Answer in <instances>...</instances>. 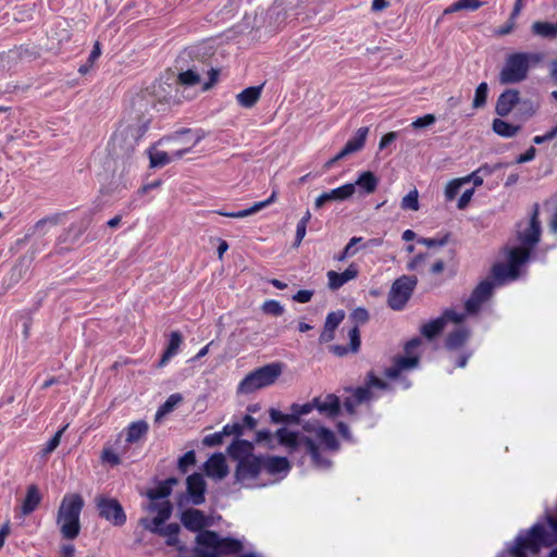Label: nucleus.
Here are the masks:
<instances>
[{
    "instance_id": "f257e3e1",
    "label": "nucleus",
    "mask_w": 557,
    "mask_h": 557,
    "mask_svg": "<svg viewBox=\"0 0 557 557\" xmlns=\"http://www.w3.org/2000/svg\"><path fill=\"white\" fill-rule=\"evenodd\" d=\"M146 510L149 512H156L157 515L153 518H140L138 521L139 525L152 534L164 537L168 546L172 547L174 545H178V534L181 532L180 524L173 522L164 525L172 516V503L170 500L149 503Z\"/></svg>"
},
{
    "instance_id": "f03ea898",
    "label": "nucleus",
    "mask_w": 557,
    "mask_h": 557,
    "mask_svg": "<svg viewBox=\"0 0 557 557\" xmlns=\"http://www.w3.org/2000/svg\"><path fill=\"white\" fill-rule=\"evenodd\" d=\"M541 522L534 523L530 529L521 530L513 543L507 548L509 557H529L537 555L542 547H549L557 541Z\"/></svg>"
},
{
    "instance_id": "7ed1b4c3",
    "label": "nucleus",
    "mask_w": 557,
    "mask_h": 557,
    "mask_svg": "<svg viewBox=\"0 0 557 557\" xmlns=\"http://www.w3.org/2000/svg\"><path fill=\"white\" fill-rule=\"evenodd\" d=\"M84 508V499L81 494H66L61 500L57 512L55 522L64 540L73 541L81 533V513Z\"/></svg>"
},
{
    "instance_id": "20e7f679",
    "label": "nucleus",
    "mask_w": 557,
    "mask_h": 557,
    "mask_svg": "<svg viewBox=\"0 0 557 557\" xmlns=\"http://www.w3.org/2000/svg\"><path fill=\"white\" fill-rule=\"evenodd\" d=\"M543 60L539 52H513L506 57L499 71L498 81L502 85L519 84L528 78L531 67Z\"/></svg>"
},
{
    "instance_id": "39448f33",
    "label": "nucleus",
    "mask_w": 557,
    "mask_h": 557,
    "mask_svg": "<svg viewBox=\"0 0 557 557\" xmlns=\"http://www.w3.org/2000/svg\"><path fill=\"white\" fill-rule=\"evenodd\" d=\"M276 437L281 445L288 448L289 453L297 449L304 450L310 456L315 468H330L331 461L321 455L319 445L312 438L304 435L300 436L297 432H293L286 428L278 429L276 431Z\"/></svg>"
},
{
    "instance_id": "423d86ee",
    "label": "nucleus",
    "mask_w": 557,
    "mask_h": 557,
    "mask_svg": "<svg viewBox=\"0 0 557 557\" xmlns=\"http://www.w3.org/2000/svg\"><path fill=\"white\" fill-rule=\"evenodd\" d=\"M148 124L149 122H146L138 127L126 125L116 129L108 143L109 153L114 158L129 157L139 138L147 132Z\"/></svg>"
},
{
    "instance_id": "0eeeda50",
    "label": "nucleus",
    "mask_w": 557,
    "mask_h": 557,
    "mask_svg": "<svg viewBox=\"0 0 557 557\" xmlns=\"http://www.w3.org/2000/svg\"><path fill=\"white\" fill-rule=\"evenodd\" d=\"M283 371L281 362H272L259 367L249 372L238 384L237 392L242 394H251L258 389L273 385Z\"/></svg>"
},
{
    "instance_id": "6e6552de",
    "label": "nucleus",
    "mask_w": 557,
    "mask_h": 557,
    "mask_svg": "<svg viewBox=\"0 0 557 557\" xmlns=\"http://www.w3.org/2000/svg\"><path fill=\"white\" fill-rule=\"evenodd\" d=\"M95 505L98 516L113 527L120 528L126 523L127 517L125 510L116 498L98 495L95 498Z\"/></svg>"
},
{
    "instance_id": "1a4fd4ad",
    "label": "nucleus",
    "mask_w": 557,
    "mask_h": 557,
    "mask_svg": "<svg viewBox=\"0 0 557 557\" xmlns=\"http://www.w3.org/2000/svg\"><path fill=\"white\" fill-rule=\"evenodd\" d=\"M417 283L418 278L416 276L403 275L398 277L388 293V307L397 311L403 310L409 301Z\"/></svg>"
},
{
    "instance_id": "9d476101",
    "label": "nucleus",
    "mask_w": 557,
    "mask_h": 557,
    "mask_svg": "<svg viewBox=\"0 0 557 557\" xmlns=\"http://www.w3.org/2000/svg\"><path fill=\"white\" fill-rule=\"evenodd\" d=\"M496 283L491 280H483L471 292L469 298L465 301L467 314H478L482 306L487 302L493 294Z\"/></svg>"
},
{
    "instance_id": "9b49d317",
    "label": "nucleus",
    "mask_w": 557,
    "mask_h": 557,
    "mask_svg": "<svg viewBox=\"0 0 557 557\" xmlns=\"http://www.w3.org/2000/svg\"><path fill=\"white\" fill-rule=\"evenodd\" d=\"M539 216L540 207L537 203H535L532 209L528 227L518 232L517 234V238L521 244L520 246L528 247L529 249L533 250L540 243L542 228Z\"/></svg>"
},
{
    "instance_id": "f8f14e48",
    "label": "nucleus",
    "mask_w": 557,
    "mask_h": 557,
    "mask_svg": "<svg viewBox=\"0 0 557 557\" xmlns=\"http://www.w3.org/2000/svg\"><path fill=\"white\" fill-rule=\"evenodd\" d=\"M262 471V456L248 455L237 462L235 479L237 482L255 480Z\"/></svg>"
},
{
    "instance_id": "ddd939ff",
    "label": "nucleus",
    "mask_w": 557,
    "mask_h": 557,
    "mask_svg": "<svg viewBox=\"0 0 557 557\" xmlns=\"http://www.w3.org/2000/svg\"><path fill=\"white\" fill-rule=\"evenodd\" d=\"M181 522L188 531L199 533L206 531L205 528L211 524L210 518L196 508L185 509L181 513Z\"/></svg>"
},
{
    "instance_id": "4468645a",
    "label": "nucleus",
    "mask_w": 557,
    "mask_h": 557,
    "mask_svg": "<svg viewBox=\"0 0 557 557\" xmlns=\"http://www.w3.org/2000/svg\"><path fill=\"white\" fill-rule=\"evenodd\" d=\"M187 494L190 502L196 505H202L206 500L207 483L200 473H193L186 479Z\"/></svg>"
},
{
    "instance_id": "2eb2a0df",
    "label": "nucleus",
    "mask_w": 557,
    "mask_h": 557,
    "mask_svg": "<svg viewBox=\"0 0 557 557\" xmlns=\"http://www.w3.org/2000/svg\"><path fill=\"white\" fill-rule=\"evenodd\" d=\"M520 100V92L517 89H506L503 91L495 104V112L498 116L505 117L510 114Z\"/></svg>"
},
{
    "instance_id": "dca6fc26",
    "label": "nucleus",
    "mask_w": 557,
    "mask_h": 557,
    "mask_svg": "<svg viewBox=\"0 0 557 557\" xmlns=\"http://www.w3.org/2000/svg\"><path fill=\"white\" fill-rule=\"evenodd\" d=\"M358 275L359 267L355 262L350 263L348 268L342 273L331 270L326 273L329 287L332 290H337L347 282L355 280Z\"/></svg>"
},
{
    "instance_id": "f3484780",
    "label": "nucleus",
    "mask_w": 557,
    "mask_h": 557,
    "mask_svg": "<svg viewBox=\"0 0 557 557\" xmlns=\"http://www.w3.org/2000/svg\"><path fill=\"white\" fill-rule=\"evenodd\" d=\"M355 193V184L347 183L337 188H334L330 191L322 193L319 197H317L314 206L315 208H321L325 202L333 200H345L351 197Z\"/></svg>"
},
{
    "instance_id": "a211bd4d",
    "label": "nucleus",
    "mask_w": 557,
    "mask_h": 557,
    "mask_svg": "<svg viewBox=\"0 0 557 557\" xmlns=\"http://www.w3.org/2000/svg\"><path fill=\"white\" fill-rule=\"evenodd\" d=\"M315 409L327 418H335L341 412V400L335 394L314 397Z\"/></svg>"
},
{
    "instance_id": "6ab92c4d",
    "label": "nucleus",
    "mask_w": 557,
    "mask_h": 557,
    "mask_svg": "<svg viewBox=\"0 0 557 557\" xmlns=\"http://www.w3.org/2000/svg\"><path fill=\"white\" fill-rule=\"evenodd\" d=\"M345 318L343 310L332 311L326 315L323 330L320 334L319 342L321 344L329 343L334 339L335 331Z\"/></svg>"
},
{
    "instance_id": "aec40b11",
    "label": "nucleus",
    "mask_w": 557,
    "mask_h": 557,
    "mask_svg": "<svg viewBox=\"0 0 557 557\" xmlns=\"http://www.w3.org/2000/svg\"><path fill=\"white\" fill-rule=\"evenodd\" d=\"M419 356H398L394 359L393 366L385 370L388 379H397L401 371L416 368L419 363Z\"/></svg>"
},
{
    "instance_id": "412c9836",
    "label": "nucleus",
    "mask_w": 557,
    "mask_h": 557,
    "mask_svg": "<svg viewBox=\"0 0 557 557\" xmlns=\"http://www.w3.org/2000/svg\"><path fill=\"white\" fill-rule=\"evenodd\" d=\"M349 345H332L330 346V351L337 357H344L349 352L356 354L360 349L361 339H360V330L358 326H354L348 332Z\"/></svg>"
},
{
    "instance_id": "4be33fe9",
    "label": "nucleus",
    "mask_w": 557,
    "mask_h": 557,
    "mask_svg": "<svg viewBox=\"0 0 557 557\" xmlns=\"http://www.w3.org/2000/svg\"><path fill=\"white\" fill-rule=\"evenodd\" d=\"M205 470L208 476L224 479L228 473V467L222 454L212 455L205 463Z\"/></svg>"
},
{
    "instance_id": "5701e85b",
    "label": "nucleus",
    "mask_w": 557,
    "mask_h": 557,
    "mask_svg": "<svg viewBox=\"0 0 557 557\" xmlns=\"http://www.w3.org/2000/svg\"><path fill=\"white\" fill-rule=\"evenodd\" d=\"M149 432V424L145 420H137L131 422L125 429V442L128 445L138 443L144 440Z\"/></svg>"
},
{
    "instance_id": "b1692460",
    "label": "nucleus",
    "mask_w": 557,
    "mask_h": 557,
    "mask_svg": "<svg viewBox=\"0 0 557 557\" xmlns=\"http://www.w3.org/2000/svg\"><path fill=\"white\" fill-rule=\"evenodd\" d=\"M289 469L290 463L286 457L262 456V470L267 471L269 474L287 473Z\"/></svg>"
},
{
    "instance_id": "393cba45",
    "label": "nucleus",
    "mask_w": 557,
    "mask_h": 557,
    "mask_svg": "<svg viewBox=\"0 0 557 557\" xmlns=\"http://www.w3.org/2000/svg\"><path fill=\"white\" fill-rule=\"evenodd\" d=\"M275 198H276V191H272L271 196L268 199H265L263 201L256 202L253 206H251L247 209L239 210V211H232V212L219 210V211H216V213L222 216L243 219V218L249 216L251 214H255L258 211L268 207L269 205L273 203L275 201Z\"/></svg>"
},
{
    "instance_id": "a878e982",
    "label": "nucleus",
    "mask_w": 557,
    "mask_h": 557,
    "mask_svg": "<svg viewBox=\"0 0 557 557\" xmlns=\"http://www.w3.org/2000/svg\"><path fill=\"white\" fill-rule=\"evenodd\" d=\"M183 344V335L180 331H173L169 335L168 345L159 360V367H164L168 362L178 354Z\"/></svg>"
},
{
    "instance_id": "bb28decb",
    "label": "nucleus",
    "mask_w": 557,
    "mask_h": 557,
    "mask_svg": "<svg viewBox=\"0 0 557 557\" xmlns=\"http://www.w3.org/2000/svg\"><path fill=\"white\" fill-rule=\"evenodd\" d=\"M531 252V249L523 246H517L509 249L508 264L518 276L521 265H523L530 259Z\"/></svg>"
},
{
    "instance_id": "cd10ccee",
    "label": "nucleus",
    "mask_w": 557,
    "mask_h": 557,
    "mask_svg": "<svg viewBox=\"0 0 557 557\" xmlns=\"http://www.w3.org/2000/svg\"><path fill=\"white\" fill-rule=\"evenodd\" d=\"M177 484V479L169 478L160 482L156 487L148 490L147 496L150 503H161L171 495L173 485Z\"/></svg>"
},
{
    "instance_id": "c85d7f7f",
    "label": "nucleus",
    "mask_w": 557,
    "mask_h": 557,
    "mask_svg": "<svg viewBox=\"0 0 557 557\" xmlns=\"http://www.w3.org/2000/svg\"><path fill=\"white\" fill-rule=\"evenodd\" d=\"M471 332L468 327L461 326L450 332L445 339V347L448 350H457L465 346L470 338Z\"/></svg>"
},
{
    "instance_id": "c756f323",
    "label": "nucleus",
    "mask_w": 557,
    "mask_h": 557,
    "mask_svg": "<svg viewBox=\"0 0 557 557\" xmlns=\"http://www.w3.org/2000/svg\"><path fill=\"white\" fill-rule=\"evenodd\" d=\"M41 502V495L39 488L35 484H30L27 487L26 496L23 500L21 510L24 516H28L34 512Z\"/></svg>"
},
{
    "instance_id": "7c9ffc66",
    "label": "nucleus",
    "mask_w": 557,
    "mask_h": 557,
    "mask_svg": "<svg viewBox=\"0 0 557 557\" xmlns=\"http://www.w3.org/2000/svg\"><path fill=\"white\" fill-rule=\"evenodd\" d=\"M263 85L245 88L236 96L237 103L243 108L253 107L260 99Z\"/></svg>"
},
{
    "instance_id": "2f4dec72",
    "label": "nucleus",
    "mask_w": 557,
    "mask_h": 557,
    "mask_svg": "<svg viewBox=\"0 0 557 557\" xmlns=\"http://www.w3.org/2000/svg\"><path fill=\"white\" fill-rule=\"evenodd\" d=\"M368 134V127L364 126L358 128L354 137H351L343 147L344 153H347L349 156L360 151L364 147Z\"/></svg>"
},
{
    "instance_id": "473e14b6",
    "label": "nucleus",
    "mask_w": 557,
    "mask_h": 557,
    "mask_svg": "<svg viewBox=\"0 0 557 557\" xmlns=\"http://www.w3.org/2000/svg\"><path fill=\"white\" fill-rule=\"evenodd\" d=\"M491 275L493 280L498 284H504L507 280H516L518 275L509 267L508 263L498 262L495 263L491 269Z\"/></svg>"
},
{
    "instance_id": "72a5a7b5",
    "label": "nucleus",
    "mask_w": 557,
    "mask_h": 557,
    "mask_svg": "<svg viewBox=\"0 0 557 557\" xmlns=\"http://www.w3.org/2000/svg\"><path fill=\"white\" fill-rule=\"evenodd\" d=\"M492 129L503 138H512L521 129V126L508 123L503 119H494L492 122Z\"/></svg>"
},
{
    "instance_id": "f704fd0d",
    "label": "nucleus",
    "mask_w": 557,
    "mask_h": 557,
    "mask_svg": "<svg viewBox=\"0 0 557 557\" xmlns=\"http://www.w3.org/2000/svg\"><path fill=\"white\" fill-rule=\"evenodd\" d=\"M532 33L545 39L557 38V23L536 21L531 26Z\"/></svg>"
},
{
    "instance_id": "c9c22d12",
    "label": "nucleus",
    "mask_w": 557,
    "mask_h": 557,
    "mask_svg": "<svg viewBox=\"0 0 557 557\" xmlns=\"http://www.w3.org/2000/svg\"><path fill=\"white\" fill-rule=\"evenodd\" d=\"M252 444L246 440H236L228 447V454L233 459L240 460L248 455H252Z\"/></svg>"
},
{
    "instance_id": "e433bc0d",
    "label": "nucleus",
    "mask_w": 557,
    "mask_h": 557,
    "mask_svg": "<svg viewBox=\"0 0 557 557\" xmlns=\"http://www.w3.org/2000/svg\"><path fill=\"white\" fill-rule=\"evenodd\" d=\"M356 185L363 189L367 194H372L375 191L379 185V180L371 171H364L358 176L355 183V186Z\"/></svg>"
},
{
    "instance_id": "4c0bfd02",
    "label": "nucleus",
    "mask_w": 557,
    "mask_h": 557,
    "mask_svg": "<svg viewBox=\"0 0 557 557\" xmlns=\"http://www.w3.org/2000/svg\"><path fill=\"white\" fill-rule=\"evenodd\" d=\"M444 327V321L443 319H441V317H438L422 324L420 332L425 338L433 339L434 337L442 333Z\"/></svg>"
},
{
    "instance_id": "58836bf2",
    "label": "nucleus",
    "mask_w": 557,
    "mask_h": 557,
    "mask_svg": "<svg viewBox=\"0 0 557 557\" xmlns=\"http://www.w3.org/2000/svg\"><path fill=\"white\" fill-rule=\"evenodd\" d=\"M182 401L183 397L180 393L170 395L168 399L158 408L156 412V421L172 412L175 409V407Z\"/></svg>"
},
{
    "instance_id": "ea45409f",
    "label": "nucleus",
    "mask_w": 557,
    "mask_h": 557,
    "mask_svg": "<svg viewBox=\"0 0 557 557\" xmlns=\"http://www.w3.org/2000/svg\"><path fill=\"white\" fill-rule=\"evenodd\" d=\"M483 5L480 0H458L444 10V14L455 13L461 10L475 11Z\"/></svg>"
},
{
    "instance_id": "a19ab883",
    "label": "nucleus",
    "mask_w": 557,
    "mask_h": 557,
    "mask_svg": "<svg viewBox=\"0 0 557 557\" xmlns=\"http://www.w3.org/2000/svg\"><path fill=\"white\" fill-rule=\"evenodd\" d=\"M317 437L322 444H324V446L327 449L333 450V451L338 450L339 443H338L334 432L331 431L330 429L324 428V426L320 428L319 432L317 433Z\"/></svg>"
},
{
    "instance_id": "79ce46f5",
    "label": "nucleus",
    "mask_w": 557,
    "mask_h": 557,
    "mask_svg": "<svg viewBox=\"0 0 557 557\" xmlns=\"http://www.w3.org/2000/svg\"><path fill=\"white\" fill-rule=\"evenodd\" d=\"M176 135L182 136V137L188 136L186 143H190L189 148H187L183 151H180L177 153L180 157L183 156L185 152L189 151L193 147H195L205 137L203 131H201V129L193 131L189 128H183L181 131H177Z\"/></svg>"
},
{
    "instance_id": "37998d69",
    "label": "nucleus",
    "mask_w": 557,
    "mask_h": 557,
    "mask_svg": "<svg viewBox=\"0 0 557 557\" xmlns=\"http://www.w3.org/2000/svg\"><path fill=\"white\" fill-rule=\"evenodd\" d=\"M363 240L362 237H351L348 242V244L345 246V248L343 249L342 252H339L338 255H336L334 257V259L336 261H345L347 258L349 257H352L357 253L358 251V248H356L355 246L359 243H361Z\"/></svg>"
},
{
    "instance_id": "c03bdc74",
    "label": "nucleus",
    "mask_w": 557,
    "mask_h": 557,
    "mask_svg": "<svg viewBox=\"0 0 557 557\" xmlns=\"http://www.w3.org/2000/svg\"><path fill=\"white\" fill-rule=\"evenodd\" d=\"M487 95H488L487 83L482 82L481 84L478 85V87L475 89L472 107L474 109L484 107L487 101Z\"/></svg>"
},
{
    "instance_id": "a18cd8bd",
    "label": "nucleus",
    "mask_w": 557,
    "mask_h": 557,
    "mask_svg": "<svg viewBox=\"0 0 557 557\" xmlns=\"http://www.w3.org/2000/svg\"><path fill=\"white\" fill-rule=\"evenodd\" d=\"M400 207L403 210H411V211H418L420 208L419 205V194L416 188L410 190L403 199Z\"/></svg>"
},
{
    "instance_id": "49530a36",
    "label": "nucleus",
    "mask_w": 557,
    "mask_h": 557,
    "mask_svg": "<svg viewBox=\"0 0 557 557\" xmlns=\"http://www.w3.org/2000/svg\"><path fill=\"white\" fill-rule=\"evenodd\" d=\"M313 409H315V401L314 398L310 403H306L302 405L299 404H293L290 407V411L293 416H296V423H300V417L310 413Z\"/></svg>"
},
{
    "instance_id": "de8ad7c7",
    "label": "nucleus",
    "mask_w": 557,
    "mask_h": 557,
    "mask_svg": "<svg viewBox=\"0 0 557 557\" xmlns=\"http://www.w3.org/2000/svg\"><path fill=\"white\" fill-rule=\"evenodd\" d=\"M69 424H65L62 426L57 433L46 443L45 447L42 448L44 455H49L52 451L57 449V447L60 445L61 437L64 433V431L67 429Z\"/></svg>"
},
{
    "instance_id": "09e8293b",
    "label": "nucleus",
    "mask_w": 557,
    "mask_h": 557,
    "mask_svg": "<svg viewBox=\"0 0 557 557\" xmlns=\"http://www.w3.org/2000/svg\"><path fill=\"white\" fill-rule=\"evenodd\" d=\"M270 418L271 421L274 423H288V424H295L296 423V416H293V413H283L277 409H270Z\"/></svg>"
},
{
    "instance_id": "8fccbe9b",
    "label": "nucleus",
    "mask_w": 557,
    "mask_h": 557,
    "mask_svg": "<svg viewBox=\"0 0 557 557\" xmlns=\"http://www.w3.org/2000/svg\"><path fill=\"white\" fill-rule=\"evenodd\" d=\"M466 314H467V312L460 313V312H457L455 309L448 308L442 312L441 319H443L445 326H446L447 322H453V323L459 324L465 321Z\"/></svg>"
},
{
    "instance_id": "3c124183",
    "label": "nucleus",
    "mask_w": 557,
    "mask_h": 557,
    "mask_svg": "<svg viewBox=\"0 0 557 557\" xmlns=\"http://www.w3.org/2000/svg\"><path fill=\"white\" fill-rule=\"evenodd\" d=\"M311 219L309 211L299 220L296 227L295 246H299L306 235L307 224Z\"/></svg>"
},
{
    "instance_id": "603ef678",
    "label": "nucleus",
    "mask_w": 557,
    "mask_h": 557,
    "mask_svg": "<svg viewBox=\"0 0 557 557\" xmlns=\"http://www.w3.org/2000/svg\"><path fill=\"white\" fill-rule=\"evenodd\" d=\"M177 81L181 85L194 86L200 82V76L193 70H187L178 74Z\"/></svg>"
},
{
    "instance_id": "864d4df0",
    "label": "nucleus",
    "mask_w": 557,
    "mask_h": 557,
    "mask_svg": "<svg viewBox=\"0 0 557 557\" xmlns=\"http://www.w3.org/2000/svg\"><path fill=\"white\" fill-rule=\"evenodd\" d=\"M347 391L351 392V395L360 404L368 403L373 397L372 391H369V388L366 387L364 385L363 386H358L356 388H348Z\"/></svg>"
},
{
    "instance_id": "5fc2aeb1",
    "label": "nucleus",
    "mask_w": 557,
    "mask_h": 557,
    "mask_svg": "<svg viewBox=\"0 0 557 557\" xmlns=\"http://www.w3.org/2000/svg\"><path fill=\"white\" fill-rule=\"evenodd\" d=\"M262 310L267 314H271L274 317L282 315L284 312L283 306L274 299H270L263 302Z\"/></svg>"
},
{
    "instance_id": "6e6d98bb",
    "label": "nucleus",
    "mask_w": 557,
    "mask_h": 557,
    "mask_svg": "<svg viewBox=\"0 0 557 557\" xmlns=\"http://www.w3.org/2000/svg\"><path fill=\"white\" fill-rule=\"evenodd\" d=\"M196 463V454L194 450H189L185 453L182 457L178 459V470L182 473H186L188 471V468L190 466H194Z\"/></svg>"
},
{
    "instance_id": "4d7b16f0",
    "label": "nucleus",
    "mask_w": 557,
    "mask_h": 557,
    "mask_svg": "<svg viewBox=\"0 0 557 557\" xmlns=\"http://www.w3.org/2000/svg\"><path fill=\"white\" fill-rule=\"evenodd\" d=\"M364 386L371 391V388L386 389L387 383L375 375L373 371H370L367 374V379L364 382Z\"/></svg>"
},
{
    "instance_id": "13d9d810",
    "label": "nucleus",
    "mask_w": 557,
    "mask_h": 557,
    "mask_svg": "<svg viewBox=\"0 0 557 557\" xmlns=\"http://www.w3.org/2000/svg\"><path fill=\"white\" fill-rule=\"evenodd\" d=\"M100 459L103 463H108L112 467L119 466L121 463L120 456L112 448L109 447L102 449Z\"/></svg>"
},
{
    "instance_id": "bf43d9fd",
    "label": "nucleus",
    "mask_w": 557,
    "mask_h": 557,
    "mask_svg": "<svg viewBox=\"0 0 557 557\" xmlns=\"http://www.w3.org/2000/svg\"><path fill=\"white\" fill-rule=\"evenodd\" d=\"M462 185L461 180H451L445 187V198L447 201H451L458 195L460 187Z\"/></svg>"
},
{
    "instance_id": "052dcab7",
    "label": "nucleus",
    "mask_w": 557,
    "mask_h": 557,
    "mask_svg": "<svg viewBox=\"0 0 557 557\" xmlns=\"http://www.w3.org/2000/svg\"><path fill=\"white\" fill-rule=\"evenodd\" d=\"M170 162V157L164 151H157L150 154V165L152 168L164 166Z\"/></svg>"
},
{
    "instance_id": "680f3d73",
    "label": "nucleus",
    "mask_w": 557,
    "mask_h": 557,
    "mask_svg": "<svg viewBox=\"0 0 557 557\" xmlns=\"http://www.w3.org/2000/svg\"><path fill=\"white\" fill-rule=\"evenodd\" d=\"M350 318L355 322V326L359 327L360 324H364L368 322L369 312L367 309L358 307L351 312Z\"/></svg>"
},
{
    "instance_id": "e2e57ef3",
    "label": "nucleus",
    "mask_w": 557,
    "mask_h": 557,
    "mask_svg": "<svg viewBox=\"0 0 557 557\" xmlns=\"http://www.w3.org/2000/svg\"><path fill=\"white\" fill-rule=\"evenodd\" d=\"M449 234H446L442 238H428V237H421L418 239L419 244H422L429 248L432 247H442L445 246L448 243Z\"/></svg>"
},
{
    "instance_id": "0e129e2a",
    "label": "nucleus",
    "mask_w": 557,
    "mask_h": 557,
    "mask_svg": "<svg viewBox=\"0 0 557 557\" xmlns=\"http://www.w3.org/2000/svg\"><path fill=\"white\" fill-rule=\"evenodd\" d=\"M428 257L429 253H418L408 262L407 270L418 271L424 264Z\"/></svg>"
},
{
    "instance_id": "69168bd1",
    "label": "nucleus",
    "mask_w": 557,
    "mask_h": 557,
    "mask_svg": "<svg viewBox=\"0 0 557 557\" xmlns=\"http://www.w3.org/2000/svg\"><path fill=\"white\" fill-rule=\"evenodd\" d=\"M59 214L42 218L36 222V224L34 225V230L35 232H41L47 224L57 225L59 223Z\"/></svg>"
},
{
    "instance_id": "338daca9",
    "label": "nucleus",
    "mask_w": 557,
    "mask_h": 557,
    "mask_svg": "<svg viewBox=\"0 0 557 557\" xmlns=\"http://www.w3.org/2000/svg\"><path fill=\"white\" fill-rule=\"evenodd\" d=\"M434 122H435V116H434V114H425V115H423V116H420V117L416 119V120L411 123V126H412L414 129H418V128H422V127L430 126V125H432Z\"/></svg>"
},
{
    "instance_id": "774afa93",
    "label": "nucleus",
    "mask_w": 557,
    "mask_h": 557,
    "mask_svg": "<svg viewBox=\"0 0 557 557\" xmlns=\"http://www.w3.org/2000/svg\"><path fill=\"white\" fill-rule=\"evenodd\" d=\"M222 433H223V435H226V436H230V435L240 436V435H243V425L238 422L227 423L223 426Z\"/></svg>"
}]
</instances>
